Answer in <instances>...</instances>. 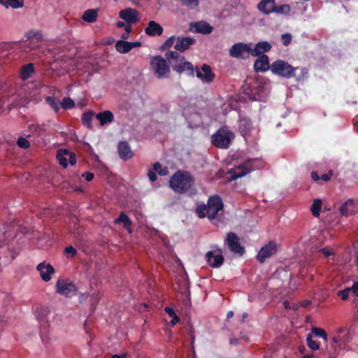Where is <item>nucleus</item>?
<instances>
[{
    "mask_svg": "<svg viewBox=\"0 0 358 358\" xmlns=\"http://www.w3.org/2000/svg\"><path fill=\"white\" fill-rule=\"evenodd\" d=\"M180 65L173 66V70L179 74L186 72L188 76L194 77V71L197 78H200L202 81L210 83L212 82L215 78V74L212 71L211 67L208 64H203L201 69L196 66L194 69L193 64L185 60V57H179Z\"/></svg>",
    "mask_w": 358,
    "mask_h": 358,
    "instance_id": "obj_1",
    "label": "nucleus"
},
{
    "mask_svg": "<svg viewBox=\"0 0 358 358\" xmlns=\"http://www.w3.org/2000/svg\"><path fill=\"white\" fill-rule=\"evenodd\" d=\"M223 207L221 197L215 194L208 198L207 204L198 205L196 208V213L199 218L208 217L210 220H213L222 214Z\"/></svg>",
    "mask_w": 358,
    "mask_h": 358,
    "instance_id": "obj_2",
    "label": "nucleus"
},
{
    "mask_svg": "<svg viewBox=\"0 0 358 358\" xmlns=\"http://www.w3.org/2000/svg\"><path fill=\"white\" fill-rule=\"evenodd\" d=\"M194 183L193 176L188 171L176 172L169 181L170 187L178 193H184L190 189Z\"/></svg>",
    "mask_w": 358,
    "mask_h": 358,
    "instance_id": "obj_3",
    "label": "nucleus"
},
{
    "mask_svg": "<svg viewBox=\"0 0 358 358\" xmlns=\"http://www.w3.org/2000/svg\"><path fill=\"white\" fill-rule=\"evenodd\" d=\"M234 137V134L231 130L227 127H222L211 136V142L218 148L227 149Z\"/></svg>",
    "mask_w": 358,
    "mask_h": 358,
    "instance_id": "obj_4",
    "label": "nucleus"
},
{
    "mask_svg": "<svg viewBox=\"0 0 358 358\" xmlns=\"http://www.w3.org/2000/svg\"><path fill=\"white\" fill-rule=\"evenodd\" d=\"M258 160L257 159H249L244 162L243 164L231 169L228 171L229 175V180H236L255 169H259L257 165Z\"/></svg>",
    "mask_w": 358,
    "mask_h": 358,
    "instance_id": "obj_5",
    "label": "nucleus"
},
{
    "mask_svg": "<svg viewBox=\"0 0 358 358\" xmlns=\"http://www.w3.org/2000/svg\"><path fill=\"white\" fill-rule=\"evenodd\" d=\"M150 66L157 78L162 79L170 77V66L166 57L164 58L160 55L151 57Z\"/></svg>",
    "mask_w": 358,
    "mask_h": 358,
    "instance_id": "obj_6",
    "label": "nucleus"
},
{
    "mask_svg": "<svg viewBox=\"0 0 358 358\" xmlns=\"http://www.w3.org/2000/svg\"><path fill=\"white\" fill-rule=\"evenodd\" d=\"M273 73L281 77L289 78L295 76L296 69L288 62L278 59L273 62L270 67Z\"/></svg>",
    "mask_w": 358,
    "mask_h": 358,
    "instance_id": "obj_7",
    "label": "nucleus"
},
{
    "mask_svg": "<svg viewBox=\"0 0 358 358\" xmlns=\"http://www.w3.org/2000/svg\"><path fill=\"white\" fill-rule=\"evenodd\" d=\"M251 54V44L237 43L234 44L229 50V55L232 57L245 59Z\"/></svg>",
    "mask_w": 358,
    "mask_h": 358,
    "instance_id": "obj_8",
    "label": "nucleus"
},
{
    "mask_svg": "<svg viewBox=\"0 0 358 358\" xmlns=\"http://www.w3.org/2000/svg\"><path fill=\"white\" fill-rule=\"evenodd\" d=\"M56 292L66 297H72L76 294L77 288L72 282L59 279L56 282Z\"/></svg>",
    "mask_w": 358,
    "mask_h": 358,
    "instance_id": "obj_9",
    "label": "nucleus"
},
{
    "mask_svg": "<svg viewBox=\"0 0 358 358\" xmlns=\"http://www.w3.org/2000/svg\"><path fill=\"white\" fill-rule=\"evenodd\" d=\"M225 242L227 244L231 252L242 255L244 252V248L239 242V238L234 232H229L227 234Z\"/></svg>",
    "mask_w": 358,
    "mask_h": 358,
    "instance_id": "obj_10",
    "label": "nucleus"
},
{
    "mask_svg": "<svg viewBox=\"0 0 358 358\" xmlns=\"http://www.w3.org/2000/svg\"><path fill=\"white\" fill-rule=\"evenodd\" d=\"M49 314L50 310L48 307L40 306L36 308V317L41 326L40 333L43 341H44L43 333H45L46 327H48L47 317Z\"/></svg>",
    "mask_w": 358,
    "mask_h": 358,
    "instance_id": "obj_11",
    "label": "nucleus"
},
{
    "mask_svg": "<svg viewBox=\"0 0 358 358\" xmlns=\"http://www.w3.org/2000/svg\"><path fill=\"white\" fill-rule=\"evenodd\" d=\"M277 252V245L274 241H269L266 245L263 246L258 252L257 259L260 263H264L265 260Z\"/></svg>",
    "mask_w": 358,
    "mask_h": 358,
    "instance_id": "obj_12",
    "label": "nucleus"
},
{
    "mask_svg": "<svg viewBox=\"0 0 358 358\" xmlns=\"http://www.w3.org/2000/svg\"><path fill=\"white\" fill-rule=\"evenodd\" d=\"M57 159L61 166L66 168L69 164L75 165L76 157L75 154L68 150H59L57 153Z\"/></svg>",
    "mask_w": 358,
    "mask_h": 358,
    "instance_id": "obj_13",
    "label": "nucleus"
},
{
    "mask_svg": "<svg viewBox=\"0 0 358 358\" xmlns=\"http://www.w3.org/2000/svg\"><path fill=\"white\" fill-rule=\"evenodd\" d=\"M120 17L125 20L128 24H136L139 22L138 11L131 8H127L120 11Z\"/></svg>",
    "mask_w": 358,
    "mask_h": 358,
    "instance_id": "obj_14",
    "label": "nucleus"
},
{
    "mask_svg": "<svg viewBox=\"0 0 358 358\" xmlns=\"http://www.w3.org/2000/svg\"><path fill=\"white\" fill-rule=\"evenodd\" d=\"M217 251V254H215L214 251H208L206 255L208 264L213 268H219L224 263V257L222 255V250L218 249Z\"/></svg>",
    "mask_w": 358,
    "mask_h": 358,
    "instance_id": "obj_15",
    "label": "nucleus"
},
{
    "mask_svg": "<svg viewBox=\"0 0 358 358\" xmlns=\"http://www.w3.org/2000/svg\"><path fill=\"white\" fill-rule=\"evenodd\" d=\"M270 3V6H272L267 13H276L278 14L287 15L289 13L291 10V8L288 4H282L280 6H275V0H262L261 6L264 8V4Z\"/></svg>",
    "mask_w": 358,
    "mask_h": 358,
    "instance_id": "obj_16",
    "label": "nucleus"
},
{
    "mask_svg": "<svg viewBox=\"0 0 358 358\" xmlns=\"http://www.w3.org/2000/svg\"><path fill=\"white\" fill-rule=\"evenodd\" d=\"M36 269L39 271L41 278L45 282L50 281L51 275L55 273L54 267L50 264H45V262L38 264Z\"/></svg>",
    "mask_w": 358,
    "mask_h": 358,
    "instance_id": "obj_17",
    "label": "nucleus"
},
{
    "mask_svg": "<svg viewBox=\"0 0 358 358\" xmlns=\"http://www.w3.org/2000/svg\"><path fill=\"white\" fill-rule=\"evenodd\" d=\"M196 42L195 39L191 37H180L176 38V43L175 44V49L176 52L180 53L189 49L191 45Z\"/></svg>",
    "mask_w": 358,
    "mask_h": 358,
    "instance_id": "obj_18",
    "label": "nucleus"
},
{
    "mask_svg": "<svg viewBox=\"0 0 358 358\" xmlns=\"http://www.w3.org/2000/svg\"><path fill=\"white\" fill-rule=\"evenodd\" d=\"M252 129V122L247 117H241L239 120L238 130L241 135L246 139L250 136Z\"/></svg>",
    "mask_w": 358,
    "mask_h": 358,
    "instance_id": "obj_19",
    "label": "nucleus"
},
{
    "mask_svg": "<svg viewBox=\"0 0 358 358\" xmlns=\"http://www.w3.org/2000/svg\"><path fill=\"white\" fill-rule=\"evenodd\" d=\"M117 151L119 157L124 161H127L133 157V152L127 141H120L118 143Z\"/></svg>",
    "mask_w": 358,
    "mask_h": 358,
    "instance_id": "obj_20",
    "label": "nucleus"
},
{
    "mask_svg": "<svg viewBox=\"0 0 358 358\" xmlns=\"http://www.w3.org/2000/svg\"><path fill=\"white\" fill-rule=\"evenodd\" d=\"M270 67L268 57L266 55H260L255 60L254 64V70L255 72H265L269 69Z\"/></svg>",
    "mask_w": 358,
    "mask_h": 358,
    "instance_id": "obj_21",
    "label": "nucleus"
},
{
    "mask_svg": "<svg viewBox=\"0 0 358 358\" xmlns=\"http://www.w3.org/2000/svg\"><path fill=\"white\" fill-rule=\"evenodd\" d=\"M271 49V45L267 41H261L257 43L254 48H251V55L253 57L260 56L264 55V52H268Z\"/></svg>",
    "mask_w": 358,
    "mask_h": 358,
    "instance_id": "obj_22",
    "label": "nucleus"
},
{
    "mask_svg": "<svg viewBox=\"0 0 358 358\" xmlns=\"http://www.w3.org/2000/svg\"><path fill=\"white\" fill-rule=\"evenodd\" d=\"M163 31V27L155 21H150L145 29V34L150 36H160Z\"/></svg>",
    "mask_w": 358,
    "mask_h": 358,
    "instance_id": "obj_23",
    "label": "nucleus"
},
{
    "mask_svg": "<svg viewBox=\"0 0 358 358\" xmlns=\"http://www.w3.org/2000/svg\"><path fill=\"white\" fill-rule=\"evenodd\" d=\"M96 118L101 126L110 124L114 120L113 113L110 110H104L96 115Z\"/></svg>",
    "mask_w": 358,
    "mask_h": 358,
    "instance_id": "obj_24",
    "label": "nucleus"
},
{
    "mask_svg": "<svg viewBox=\"0 0 358 358\" xmlns=\"http://www.w3.org/2000/svg\"><path fill=\"white\" fill-rule=\"evenodd\" d=\"M35 69L34 64L29 63L21 66L20 69V76L22 80H27L29 79L33 73H34Z\"/></svg>",
    "mask_w": 358,
    "mask_h": 358,
    "instance_id": "obj_25",
    "label": "nucleus"
},
{
    "mask_svg": "<svg viewBox=\"0 0 358 358\" xmlns=\"http://www.w3.org/2000/svg\"><path fill=\"white\" fill-rule=\"evenodd\" d=\"M9 227V224H3L2 227L0 229V248L7 244L6 241L11 236Z\"/></svg>",
    "mask_w": 358,
    "mask_h": 358,
    "instance_id": "obj_26",
    "label": "nucleus"
},
{
    "mask_svg": "<svg viewBox=\"0 0 358 358\" xmlns=\"http://www.w3.org/2000/svg\"><path fill=\"white\" fill-rule=\"evenodd\" d=\"M179 57H183L180 53L176 51H166L165 53V57L168 60L169 66L173 69V66L174 65H180Z\"/></svg>",
    "mask_w": 358,
    "mask_h": 358,
    "instance_id": "obj_27",
    "label": "nucleus"
},
{
    "mask_svg": "<svg viewBox=\"0 0 358 358\" xmlns=\"http://www.w3.org/2000/svg\"><path fill=\"white\" fill-rule=\"evenodd\" d=\"M98 12V9H88L84 12L82 19L86 22L93 23L97 20Z\"/></svg>",
    "mask_w": 358,
    "mask_h": 358,
    "instance_id": "obj_28",
    "label": "nucleus"
},
{
    "mask_svg": "<svg viewBox=\"0 0 358 358\" xmlns=\"http://www.w3.org/2000/svg\"><path fill=\"white\" fill-rule=\"evenodd\" d=\"M195 31L197 33L208 34L212 32L213 27L204 21H200L194 23Z\"/></svg>",
    "mask_w": 358,
    "mask_h": 358,
    "instance_id": "obj_29",
    "label": "nucleus"
},
{
    "mask_svg": "<svg viewBox=\"0 0 358 358\" xmlns=\"http://www.w3.org/2000/svg\"><path fill=\"white\" fill-rule=\"evenodd\" d=\"M123 223L124 227L127 229L129 233L131 232L130 226L131 225V221L129 217L123 212L120 213L119 217L115 220V224Z\"/></svg>",
    "mask_w": 358,
    "mask_h": 358,
    "instance_id": "obj_30",
    "label": "nucleus"
},
{
    "mask_svg": "<svg viewBox=\"0 0 358 358\" xmlns=\"http://www.w3.org/2000/svg\"><path fill=\"white\" fill-rule=\"evenodd\" d=\"M94 115V112L92 110L84 113L81 117V121L83 124L86 126L89 129H92V120Z\"/></svg>",
    "mask_w": 358,
    "mask_h": 358,
    "instance_id": "obj_31",
    "label": "nucleus"
},
{
    "mask_svg": "<svg viewBox=\"0 0 358 358\" xmlns=\"http://www.w3.org/2000/svg\"><path fill=\"white\" fill-rule=\"evenodd\" d=\"M115 48L117 52L120 53H127L131 49L130 46V42L126 41H118L115 43Z\"/></svg>",
    "mask_w": 358,
    "mask_h": 358,
    "instance_id": "obj_32",
    "label": "nucleus"
},
{
    "mask_svg": "<svg viewBox=\"0 0 358 358\" xmlns=\"http://www.w3.org/2000/svg\"><path fill=\"white\" fill-rule=\"evenodd\" d=\"M29 132L35 134L37 137H41L45 131L44 124H31L28 127Z\"/></svg>",
    "mask_w": 358,
    "mask_h": 358,
    "instance_id": "obj_33",
    "label": "nucleus"
},
{
    "mask_svg": "<svg viewBox=\"0 0 358 358\" xmlns=\"http://www.w3.org/2000/svg\"><path fill=\"white\" fill-rule=\"evenodd\" d=\"M321 208L322 201L319 199H315L313 204L310 206L312 215L315 217H318L320 214Z\"/></svg>",
    "mask_w": 358,
    "mask_h": 358,
    "instance_id": "obj_34",
    "label": "nucleus"
},
{
    "mask_svg": "<svg viewBox=\"0 0 358 358\" xmlns=\"http://www.w3.org/2000/svg\"><path fill=\"white\" fill-rule=\"evenodd\" d=\"M45 101L48 103L56 113H58L60 108V102L59 99L53 96H48L45 97Z\"/></svg>",
    "mask_w": 358,
    "mask_h": 358,
    "instance_id": "obj_35",
    "label": "nucleus"
},
{
    "mask_svg": "<svg viewBox=\"0 0 358 358\" xmlns=\"http://www.w3.org/2000/svg\"><path fill=\"white\" fill-rule=\"evenodd\" d=\"M353 204V200L352 199H348L344 203H343L340 208L339 211L341 215L347 217L349 215L350 210L348 208L349 205Z\"/></svg>",
    "mask_w": 358,
    "mask_h": 358,
    "instance_id": "obj_36",
    "label": "nucleus"
},
{
    "mask_svg": "<svg viewBox=\"0 0 358 358\" xmlns=\"http://www.w3.org/2000/svg\"><path fill=\"white\" fill-rule=\"evenodd\" d=\"M61 107L64 110L71 109L75 106V103L70 97H65L60 103Z\"/></svg>",
    "mask_w": 358,
    "mask_h": 358,
    "instance_id": "obj_37",
    "label": "nucleus"
},
{
    "mask_svg": "<svg viewBox=\"0 0 358 358\" xmlns=\"http://www.w3.org/2000/svg\"><path fill=\"white\" fill-rule=\"evenodd\" d=\"M176 37L175 36H170L161 46L160 50L162 51H169V50L173 45Z\"/></svg>",
    "mask_w": 358,
    "mask_h": 358,
    "instance_id": "obj_38",
    "label": "nucleus"
},
{
    "mask_svg": "<svg viewBox=\"0 0 358 358\" xmlns=\"http://www.w3.org/2000/svg\"><path fill=\"white\" fill-rule=\"evenodd\" d=\"M312 334H309L306 338L307 345L312 350H317L320 348V344L312 339Z\"/></svg>",
    "mask_w": 358,
    "mask_h": 358,
    "instance_id": "obj_39",
    "label": "nucleus"
},
{
    "mask_svg": "<svg viewBox=\"0 0 358 358\" xmlns=\"http://www.w3.org/2000/svg\"><path fill=\"white\" fill-rule=\"evenodd\" d=\"M7 6L11 7L13 8H20L23 7L24 6V1L23 0H6Z\"/></svg>",
    "mask_w": 358,
    "mask_h": 358,
    "instance_id": "obj_40",
    "label": "nucleus"
},
{
    "mask_svg": "<svg viewBox=\"0 0 358 358\" xmlns=\"http://www.w3.org/2000/svg\"><path fill=\"white\" fill-rule=\"evenodd\" d=\"M311 331L312 334H314L315 336H320L324 341H327V334L324 329L318 327H313Z\"/></svg>",
    "mask_w": 358,
    "mask_h": 358,
    "instance_id": "obj_41",
    "label": "nucleus"
},
{
    "mask_svg": "<svg viewBox=\"0 0 358 358\" xmlns=\"http://www.w3.org/2000/svg\"><path fill=\"white\" fill-rule=\"evenodd\" d=\"M182 4L190 9L196 8L199 3V0H180Z\"/></svg>",
    "mask_w": 358,
    "mask_h": 358,
    "instance_id": "obj_42",
    "label": "nucleus"
},
{
    "mask_svg": "<svg viewBox=\"0 0 358 358\" xmlns=\"http://www.w3.org/2000/svg\"><path fill=\"white\" fill-rule=\"evenodd\" d=\"M17 145L23 149H27L30 147V143L25 138L20 137L17 141Z\"/></svg>",
    "mask_w": 358,
    "mask_h": 358,
    "instance_id": "obj_43",
    "label": "nucleus"
},
{
    "mask_svg": "<svg viewBox=\"0 0 358 358\" xmlns=\"http://www.w3.org/2000/svg\"><path fill=\"white\" fill-rule=\"evenodd\" d=\"M349 292H350V289L345 288V289L339 290L337 292V295L338 296H340L342 300L346 301L349 299Z\"/></svg>",
    "mask_w": 358,
    "mask_h": 358,
    "instance_id": "obj_44",
    "label": "nucleus"
},
{
    "mask_svg": "<svg viewBox=\"0 0 358 358\" xmlns=\"http://www.w3.org/2000/svg\"><path fill=\"white\" fill-rule=\"evenodd\" d=\"M101 299V295L99 292L94 293L90 296V301L92 302V306L95 308L98 302Z\"/></svg>",
    "mask_w": 358,
    "mask_h": 358,
    "instance_id": "obj_45",
    "label": "nucleus"
},
{
    "mask_svg": "<svg viewBox=\"0 0 358 358\" xmlns=\"http://www.w3.org/2000/svg\"><path fill=\"white\" fill-rule=\"evenodd\" d=\"M64 253L67 255H69L71 257H73L77 254V250L73 246H68L64 249Z\"/></svg>",
    "mask_w": 358,
    "mask_h": 358,
    "instance_id": "obj_46",
    "label": "nucleus"
},
{
    "mask_svg": "<svg viewBox=\"0 0 358 358\" xmlns=\"http://www.w3.org/2000/svg\"><path fill=\"white\" fill-rule=\"evenodd\" d=\"M308 71L306 68H303L301 70V74L296 77V81L299 82L301 80H304L308 78Z\"/></svg>",
    "mask_w": 358,
    "mask_h": 358,
    "instance_id": "obj_47",
    "label": "nucleus"
},
{
    "mask_svg": "<svg viewBox=\"0 0 358 358\" xmlns=\"http://www.w3.org/2000/svg\"><path fill=\"white\" fill-rule=\"evenodd\" d=\"M282 43L284 45L287 46L292 41V36L289 34H284L281 36Z\"/></svg>",
    "mask_w": 358,
    "mask_h": 358,
    "instance_id": "obj_48",
    "label": "nucleus"
},
{
    "mask_svg": "<svg viewBox=\"0 0 358 358\" xmlns=\"http://www.w3.org/2000/svg\"><path fill=\"white\" fill-rule=\"evenodd\" d=\"M262 3V1L258 3L257 5V8L259 9V11L265 13V14H270L271 13H267L268 10H269V8H271V6H270V3H265L264 4V8H262L260 5Z\"/></svg>",
    "mask_w": 358,
    "mask_h": 358,
    "instance_id": "obj_49",
    "label": "nucleus"
},
{
    "mask_svg": "<svg viewBox=\"0 0 358 358\" xmlns=\"http://www.w3.org/2000/svg\"><path fill=\"white\" fill-rule=\"evenodd\" d=\"M347 289H350V292H352V293L356 296H358V282H354L352 287H346Z\"/></svg>",
    "mask_w": 358,
    "mask_h": 358,
    "instance_id": "obj_50",
    "label": "nucleus"
},
{
    "mask_svg": "<svg viewBox=\"0 0 358 358\" xmlns=\"http://www.w3.org/2000/svg\"><path fill=\"white\" fill-rule=\"evenodd\" d=\"M320 252L326 257H329L331 255H334V252L332 250V249L329 248H323L320 250Z\"/></svg>",
    "mask_w": 358,
    "mask_h": 358,
    "instance_id": "obj_51",
    "label": "nucleus"
},
{
    "mask_svg": "<svg viewBox=\"0 0 358 358\" xmlns=\"http://www.w3.org/2000/svg\"><path fill=\"white\" fill-rule=\"evenodd\" d=\"M332 176H333V171L331 170H330L327 173L322 174L320 176V179L322 180L323 181L327 182V181L330 180Z\"/></svg>",
    "mask_w": 358,
    "mask_h": 358,
    "instance_id": "obj_52",
    "label": "nucleus"
},
{
    "mask_svg": "<svg viewBox=\"0 0 358 358\" xmlns=\"http://www.w3.org/2000/svg\"><path fill=\"white\" fill-rule=\"evenodd\" d=\"M148 176L150 180L152 181V182H155L157 179V175H156L155 172H154L151 169H149V171L148 172Z\"/></svg>",
    "mask_w": 358,
    "mask_h": 358,
    "instance_id": "obj_53",
    "label": "nucleus"
},
{
    "mask_svg": "<svg viewBox=\"0 0 358 358\" xmlns=\"http://www.w3.org/2000/svg\"><path fill=\"white\" fill-rule=\"evenodd\" d=\"M82 176L88 182L94 178V174L90 172H85L83 173Z\"/></svg>",
    "mask_w": 358,
    "mask_h": 358,
    "instance_id": "obj_54",
    "label": "nucleus"
},
{
    "mask_svg": "<svg viewBox=\"0 0 358 358\" xmlns=\"http://www.w3.org/2000/svg\"><path fill=\"white\" fill-rule=\"evenodd\" d=\"M165 312L169 315L170 317H174L176 315L174 310L171 307H166L164 309Z\"/></svg>",
    "mask_w": 358,
    "mask_h": 358,
    "instance_id": "obj_55",
    "label": "nucleus"
},
{
    "mask_svg": "<svg viewBox=\"0 0 358 358\" xmlns=\"http://www.w3.org/2000/svg\"><path fill=\"white\" fill-rule=\"evenodd\" d=\"M180 322V318L178 317V315H176L174 317H171V320L170 321V326L171 327H173L175 326L177 323H178Z\"/></svg>",
    "mask_w": 358,
    "mask_h": 358,
    "instance_id": "obj_56",
    "label": "nucleus"
},
{
    "mask_svg": "<svg viewBox=\"0 0 358 358\" xmlns=\"http://www.w3.org/2000/svg\"><path fill=\"white\" fill-rule=\"evenodd\" d=\"M153 171L154 172H157L159 171V170L162 169V166H161V164L159 162H156L153 164Z\"/></svg>",
    "mask_w": 358,
    "mask_h": 358,
    "instance_id": "obj_57",
    "label": "nucleus"
},
{
    "mask_svg": "<svg viewBox=\"0 0 358 358\" xmlns=\"http://www.w3.org/2000/svg\"><path fill=\"white\" fill-rule=\"evenodd\" d=\"M169 173L168 169L166 167L162 168L159 171H158V174L160 176H166Z\"/></svg>",
    "mask_w": 358,
    "mask_h": 358,
    "instance_id": "obj_58",
    "label": "nucleus"
},
{
    "mask_svg": "<svg viewBox=\"0 0 358 358\" xmlns=\"http://www.w3.org/2000/svg\"><path fill=\"white\" fill-rule=\"evenodd\" d=\"M311 178L315 181H317L319 179H320V176H318L317 172L313 171L311 173Z\"/></svg>",
    "mask_w": 358,
    "mask_h": 358,
    "instance_id": "obj_59",
    "label": "nucleus"
},
{
    "mask_svg": "<svg viewBox=\"0 0 358 358\" xmlns=\"http://www.w3.org/2000/svg\"><path fill=\"white\" fill-rule=\"evenodd\" d=\"M229 343L231 345H236L239 343V341L238 338H230Z\"/></svg>",
    "mask_w": 358,
    "mask_h": 358,
    "instance_id": "obj_60",
    "label": "nucleus"
},
{
    "mask_svg": "<svg viewBox=\"0 0 358 358\" xmlns=\"http://www.w3.org/2000/svg\"><path fill=\"white\" fill-rule=\"evenodd\" d=\"M141 43L140 42H130L131 49L135 47H140Z\"/></svg>",
    "mask_w": 358,
    "mask_h": 358,
    "instance_id": "obj_61",
    "label": "nucleus"
},
{
    "mask_svg": "<svg viewBox=\"0 0 358 358\" xmlns=\"http://www.w3.org/2000/svg\"><path fill=\"white\" fill-rule=\"evenodd\" d=\"M127 354L122 353L121 355H113L111 358H126Z\"/></svg>",
    "mask_w": 358,
    "mask_h": 358,
    "instance_id": "obj_62",
    "label": "nucleus"
},
{
    "mask_svg": "<svg viewBox=\"0 0 358 358\" xmlns=\"http://www.w3.org/2000/svg\"><path fill=\"white\" fill-rule=\"evenodd\" d=\"M283 305H284L285 308L287 309V310L293 308L292 307H291L289 306V303L287 301H285L284 303H283Z\"/></svg>",
    "mask_w": 358,
    "mask_h": 358,
    "instance_id": "obj_63",
    "label": "nucleus"
},
{
    "mask_svg": "<svg viewBox=\"0 0 358 358\" xmlns=\"http://www.w3.org/2000/svg\"><path fill=\"white\" fill-rule=\"evenodd\" d=\"M87 297H88V295L87 294H85V293L82 294L79 298L80 301H83L87 299Z\"/></svg>",
    "mask_w": 358,
    "mask_h": 358,
    "instance_id": "obj_64",
    "label": "nucleus"
}]
</instances>
